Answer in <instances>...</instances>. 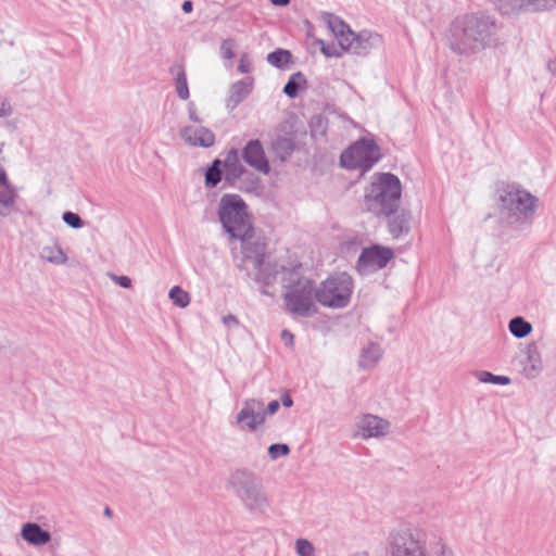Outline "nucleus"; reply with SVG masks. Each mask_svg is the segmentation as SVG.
<instances>
[{
	"instance_id": "11",
	"label": "nucleus",
	"mask_w": 556,
	"mask_h": 556,
	"mask_svg": "<svg viewBox=\"0 0 556 556\" xmlns=\"http://www.w3.org/2000/svg\"><path fill=\"white\" fill-rule=\"evenodd\" d=\"M393 251L379 244L364 248L358 256L356 269L361 275H369L384 268L393 257Z\"/></svg>"
},
{
	"instance_id": "41",
	"label": "nucleus",
	"mask_w": 556,
	"mask_h": 556,
	"mask_svg": "<svg viewBox=\"0 0 556 556\" xmlns=\"http://www.w3.org/2000/svg\"><path fill=\"white\" fill-rule=\"evenodd\" d=\"M190 303V295L180 287L176 286V306L186 307Z\"/></svg>"
},
{
	"instance_id": "19",
	"label": "nucleus",
	"mask_w": 556,
	"mask_h": 556,
	"mask_svg": "<svg viewBox=\"0 0 556 556\" xmlns=\"http://www.w3.org/2000/svg\"><path fill=\"white\" fill-rule=\"evenodd\" d=\"M254 231L242 242V252L245 260L251 261L254 267L264 263L266 243L261 238H253Z\"/></svg>"
},
{
	"instance_id": "48",
	"label": "nucleus",
	"mask_w": 556,
	"mask_h": 556,
	"mask_svg": "<svg viewBox=\"0 0 556 556\" xmlns=\"http://www.w3.org/2000/svg\"><path fill=\"white\" fill-rule=\"evenodd\" d=\"M281 404L285 407H291L293 405V400L288 393H286V394H283V396L281 399Z\"/></svg>"
},
{
	"instance_id": "44",
	"label": "nucleus",
	"mask_w": 556,
	"mask_h": 556,
	"mask_svg": "<svg viewBox=\"0 0 556 556\" xmlns=\"http://www.w3.org/2000/svg\"><path fill=\"white\" fill-rule=\"evenodd\" d=\"M279 407H280V403L278 400H274V401L269 402L266 407L263 404V412L265 413V417L267 415L276 414L278 412Z\"/></svg>"
},
{
	"instance_id": "28",
	"label": "nucleus",
	"mask_w": 556,
	"mask_h": 556,
	"mask_svg": "<svg viewBox=\"0 0 556 556\" xmlns=\"http://www.w3.org/2000/svg\"><path fill=\"white\" fill-rule=\"evenodd\" d=\"M508 329L515 338L522 339L531 333L532 325L529 321H527L523 317L516 316L510 319L508 324Z\"/></svg>"
},
{
	"instance_id": "54",
	"label": "nucleus",
	"mask_w": 556,
	"mask_h": 556,
	"mask_svg": "<svg viewBox=\"0 0 556 556\" xmlns=\"http://www.w3.org/2000/svg\"><path fill=\"white\" fill-rule=\"evenodd\" d=\"M1 348H2V346L0 345V349H1Z\"/></svg>"
},
{
	"instance_id": "30",
	"label": "nucleus",
	"mask_w": 556,
	"mask_h": 556,
	"mask_svg": "<svg viewBox=\"0 0 556 556\" xmlns=\"http://www.w3.org/2000/svg\"><path fill=\"white\" fill-rule=\"evenodd\" d=\"M307 83L304 74L302 72H296L290 76L287 84L283 87V93L293 99L296 98L302 85Z\"/></svg>"
},
{
	"instance_id": "3",
	"label": "nucleus",
	"mask_w": 556,
	"mask_h": 556,
	"mask_svg": "<svg viewBox=\"0 0 556 556\" xmlns=\"http://www.w3.org/2000/svg\"><path fill=\"white\" fill-rule=\"evenodd\" d=\"M227 490L251 514H265L270 501L262 478L251 469L238 468L227 479Z\"/></svg>"
},
{
	"instance_id": "7",
	"label": "nucleus",
	"mask_w": 556,
	"mask_h": 556,
	"mask_svg": "<svg viewBox=\"0 0 556 556\" xmlns=\"http://www.w3.org/2000/svg\"><path fill=\"white\" fill-rule=\"evenodd\" d=\"M386 556H428L425 533L412 526L392 529L384 547Z\"/></svg>"
},
{
	"instance_id": "47",
	"label": "nucleus",
	"mask_w": 556,
	"mask_h": 556,
	"mask_svg": "<svg viewBox=\"0 0 556 556\" xmlns=\"http://www.w3.org/2000/svg\"><path fill=\"white\" fill-rule=\"evenodd\" d=\"M245 58H247V54H243L240 60V63L238 65V71L242 74H248L251 71L250 64L245 63V61H244Z\"/></svg>"
},
{
	"instance_id": "10",
	"label": "nucleus",
	"mask_w": 556,
	"mask_h": 556,
	"mask_svg": "<svg viewBox=\"0 0 556 556\" xmlns=\"http://www.w3.org/2000/svg\"><path fill=\"white\" fill-rule=\"evenodd\" d=\"M225 167V182L229 187L243 191H253L258 186V178L250 173L240 162L238 150L232 148L222 161Z\"/></svg>"
},
{
	"instance_id": "24",
	"label": "nucleus",
	"mask_w": 556,
	"mask_h": 556,
	"mask_svg": "<svg viewBox=\"0 0 556 556\" xmlns=\"http://www.w3.org/2000/svg\"><path fill=\"white\" fill-rule=\"evenodd\" d=\"M526 354L527 362L523 366V374L527 378L533 379L540 375L543 368L541 355L534 343L528 345Z\"/></svg>"
},
{
	"instance_id": "38",
	"label": "nucleus",
	"mask_w": 556,
	"mask_h": 556,
	"mask_svg": "<svg viewBox=\"0 0 556 556\" xmlns=\"http://www.w3.org/2000/svg\"><path fill=\"white\" fill-rule=\"evenodd\" d=\"M63 222L71 228L79 229L84 226V220L81 217L71 211L64 212L62 215Z\"/></svg>"
},
{
	"instance_id": "26",
	"label": "nucleus",
	"mask_w": 556,
	"mask_h": 556,
	"mask_svg": "<svg viewBox=\"0 0 556 556\" xmlns=\"http://www.w3.org/2000/svg\"><path fill=\"white\" fill-rule=\"evenodd\" d=\"M39 256L41 260L53 265H65L68 261L66 253L58 243L45 245L40 250Z\"/></svg>"
},
{
	"instance_id": "43",
	"label": "nucleus",
	"mask_w": 556,
	"mask_h": 556,
	"mask_svg": "<svg viewBox=\"0 0 556 556\" xmlns=\"http://www.w3.org/2000/svg\"><path fill=\"white\" fill-rule=\"evenodd\" d=\"M223 324L228 329H233L239 326V319L233 314H228L223 317Z\"/></svg>"
},
{
	"instance_id": "33",
	"label": "nucleus",
	"mask_w": 556,
	"mask_h": 556,
	"mask_svg": "<svg viewBox=\"0 0 556 556\" xmlns=\"http://www.w3.org/2000/svg\"><path fill=\"white\" fill-rule=\"evenodd\" d=\"M476 377L480 382L493 383L500 386H507L510 383V378L507 376L494 375L490 371L481 370L476 372Z\"/></svg>"
},
{
	"instance_id": "36",
	"label": "nucleus",
	"mask_w": 556,
	"mask_h": 556,
	"mask_svg": "<svg viewBox=\"0 0 556 556\" xmlns=\"http://www.w3.org/2000/svg\"><path fill=\"white\" fill-rule=\"evenodd\" d=\"M290 454V447L286 443H273L268 447V455L273 460Z\"/></svg>"
},
{
	"instance_id": "22",
	"label": "nucleus",
	"mask_w": 556,
	"mask_h": 556,
	"mask_svg": "<svg viewBox=\"0 0 556 556\" xmlns=\"http://www.w3.org/2000/svg\"><path fill=\"white\" fill-rule=\"evenodd\" d=\"M295 150V135L288 132L285 136H277L271 142V151L280 160H288Z\"/></svg>"
},
{
	"instance_id": "37",
	"label": "nucleus",
	"mask_w": 556,
	"mask_h": 556,
	"mask_svg": "<svg viewBox=\"0 0 556 556\" xmlns=\"http://www.w3.org/2000/svg\"><path fill=\"white\" fill-rule=\"evenodd\" d=\"M295 549L299 556H316L314 545L306 539H298Z\"/></svg>"
},
{
	"instance_id": "49",
	"label": "nucleus",
	"mask_w": 556,
	"mask_h": 556,
	"mask_svg": "<svg viewBox=\"0 0 556 556\" xmlns=\"http://www.w3.org/2000/svg\"><path fill=\"white\" fill-rule=\"evenodd\" d=\"M181 9L185 13H191L193 9V3L190 0L184 1Z\"/></svg>"
},
{
	"instance_id": "4",
	"label": "nucleus",
	"mask_w": 556,
	"mask_h": 556,
	"mask_svg": "<svg viewBox=\"0 0 556 556\" xmlns=\"http://www.w3.org/2000/svg\"><path fill=\"white\" fill-rule=\"evenodd\" d=\"M217 216L223 229L232 239L244 241L254 231L249 207L239 194H223L218 202Z\"/></svg>"
},
{
	"instance_id": "34",
	"label": "nucleus",
	"mask_w": 556,
	"mask_h": 556,
	"mask_svg": "<svg viewBox=\"0 0 556 556\" xmlns=\"http://www.w3.org/2000/svg\"><path fill=\"white\" fill-rule=\"evenodd\" d=\"M176 94L182 100L189 98L187 77L182 70L176 73Z\"/></svg>"
},
{
	"instance_id": "6",
	"label": "nucleus",
	"mask_w": 556,
	"mask_h": 556,
	"mask_svg": "<svg viewBox=\"0 0 556 556\" xmlns=\"http://www.w3.org/2000/svg\"><path fill=\"white\" fill-rule=\"evenodd\" d=\"M402 193L401 181L392 173L378 174L377 180L366 189L365 207L377 216L393 213L400 205Z\"/></svg>"
},
{
	"instance_id": "15",
	"label": "nucleus",
	"mask_w": 556,
	"mask_h": 556,
	"mask_svg": "<svg viewBox=\"0 0 556 556\" xmlns=\"http://www.w3.org/2000/svg\"><path fill=\"white\" fill-rule=\"evenodd\" d=\"M556 8V0H507V4L501 5L504 14H517L520 12L539 13Z\"/></svg>"
},
{
	"instance_id": "52",
	"label": "nucleus",
	"mask_w": 556,
	"mask_h": 556,
	"mask_svg": "<svg viewBox=\"0 0 556 556\" xmlns=\"http://www.w3.org/2000/svg\"><path fill=\"white\" fill-rule=\"evenodd\" d=\"M174 295H175V292H174V287H173V288H172V289H169V291H168V298H169L170 300H174Z\"/></svg>"
},
{
	"instance_id": "53",
	"label": "nucleus",
	"mask_w": 556,
	"mask_h": 556,
	"mask_svg": "<svg viewBox=\"0 0 556 556\" xmlns=\"http://www.w3.org/2000/svg\"><path fill=\"white\" fill-rule=\"evenodd\" d=\"M105 514L110 515V509L109 508L105 509Z\"/></svg>"
},
{
	"instance_id": "12",
	"label": "nucleus",
	"mask_w": 556,
	"mask_h": 556,
	"mask_svg": "<svg viewBox=\"0 0 556 556\" xmlns=\"http://www.w3.org/2000/svg\"><path fill=\"white\" fill-rule=\"evenodd\" d=\"M265 422L263 401L258 399H247L243 406L236 415V425L241 429L255 431Z\"/></svg>"
},
{
	"instance_id": "9",
	"label": "nucleus",
	"mask_w": 556,
	"mask_h": 556,
	"mask_svg": "<svg viewBox=\"0 0 556 556\" xmlns=\"http://www.w3.org/2000/svg\"><path fill=\"white\" fill-rule=\"evenodd\" d=\"M380 149L372 139H361L348 149L340 156V164L346 169L369 170L380 160Z\"/></svg>"
},
{
	"instance_id": "39",
	"label": "nucleus",
	"mask_w": 556,
	"mask_h": 556,
	"mask_svg": "<svg viewBox=\"0 0 556 556\" xmlns=\"http://www.w3.org/2000/svg\"><path fill=\"white\" fill-rule=\"evenodd\" d=\"M235 40L231 38H227L223 40L220 45V54L226 60H231L235 58Z\"/></svg>"
},
{
	"instance_id": "32",
	"label": "nucleus",
	"mask_w": 556,
	"mask_h": 556,
	"mask_svg": "<svg viewBox=\"0 0 556 556\" xmlns=\"http://www.w3.org/2000/svg\"><path fill=\"white\" fill-rule=\"evenodd\" d=\"M254 268L256 269V282L264 286H271L275 282L277 270H275L270 265H265V263H263L261 266Z\"/></svg>"
},
{
	"instance_id": "27",
	"label": "nucleus",
	"mask_w": 556,
	"mask_h": 556,
	"mask_svg": "<svg viewBox=\"0 0 556 556\" xmlns=\"http://www.w3.org/2000/svg\"><path fill=\"white\" fill-rule=\"evenodd\" d=\"M327 24L330 30L333 33L334 37L338 39V43L341 46V39L353 36V30H351L350 26L342 21L340 17L333 14H327Z\"/></svg>"
},
{
	"instance_id": "40",
	"label": "nucleus",
	"mask_w": 556,
	"mask_h": 556,
	"mask_svg": "<svg viewBox=\"0 0 556 556\" xmlns=\"http://www.w3.org/2000/svg\"><path fill=\"white\" fill-rule=\"evenodd\" d=\"M12 113L13 108L10 100L7 97L0 94V118L9 117L12 115Z\"/></svg>"
},
{
	"instance_id": "20",
	"label": "nucleus",
	"mask_w": 556,
	"mask_h": 556,
	"mask_svg": "<svg viewBox=\"0 0 556 556\" xmlns=\"http://www.w3.org/2000/svg\"><path fill=\"white\" fill-rule=\"evenodd\" d=\"M253 84V77H245L232 84L229 88L226 108L229 111L235 110L252 92Z\"/></svg>"
},
{
	"instance_id": "17",
	"label": "nucleus",
	"mask_w": 556,
	"mask_h": 556,
	"mask_svg": "<svg viewBox=\"0 0 556 556\" xmlns=\"http://www.w3.org/2000/svg\"><path fill=\"white\" fill-rule=\"evenodd\" d=\"M17 189L10 182L8 174L0 167V217H8L16 211Z\"/></svg>"
},
{
	"instance_id": "51",
	"label": "nucleus",
	"mask_w": 556,
	"mask_h": 556,
	"mask_svg": "<svg viewBox=\"0 0 556 556\" xmlns=\"http://www.w3.org/2000/svg\"><path fill=\"white\" fill-rule=\"evenodd\" d=\"M267 287L268 286L262 285V288H261L262 294L273 296L274 294L267 289Z\"/></svg>"
},
{
	"instance_id": "5",
	"label": "nucleus",
	"mask_w": 556,
	"mask_h": 556,
	"mask_svg": "<svg viewBox=\"0 0 556 556\" xmlns=\"http://www.w3.org/2000/svg\"><path fill=\"white\" fill-rule=\"evenodd\" d=\"M286 311L294 316L308 317L316 313L314 306L316 286L298 270H287L282 278Z\"/></svg>"
},
{
	"instance_id": "2",
	"label": "nucleus",
	"mask_w": 556,
	"mask_h": 556,
	"mask_svg": "<svg viewBox=\"0 0 556 556\" xmlns=\"http://www.w3.org/2000/svg\"><path fill=\"white\" fill-rule=\"evenodd\" d=\"M500 223L516 230L530 226L534 219L539 199L519 185H506L497 191Z\"/></svg>"
},
{
	"instance_id": "29",
	"label": "nucleus",
	"mask_w": 556,
	"mask_h": 556,
	"mask_svg": "<svg viewBox=\"0 0 556 556\" xmlns=\"http://www.w3.org/2000/svg\"><path fill=\"white\" fill-rule=\"evenodd\" d=\"M267 62L277 68L283 70L292 63V54L289 50L276 49L268 53Z\"/></svg>"
},
{
	"instance_id": "35",
	"label": "nucleus",
	"mask_w": 556,
	"mask_h": 556,
	"mask_svg": "<svg viewBox=\"0 0 556 556\" xmlns=\"http://www.w3.org/2000/svg\"><path fill=\"white\" fill-rule=\"evenodd\" d=\"M319 43L321 45V53L328 58H340L342 56L343 52L346 51L345 48H342L340 45L337 46L334 43H325L323 40H319Z\"/></svg>"
},
{
	"instance_id": "21",
	"label": "nucleus",
	"mask_w": 556,
	"mask_h": 556,
	"mask_svg": "<svg viewBox=\"0 0 556 556\" xmlns=\"http://www.w3.org/2000/svg\"><path fill=\"white\" fill-rule=\"evenodd\" d=\"M182 137L190 144L203 148L212 147L215 142V135L205 127H188L182 131Z\"/></svg>"
},
{
	"instance_id": "45",
	"label": "nucleus",
	"mask_w": 556,
	"mask_h": 556,
	"mask_svg": "<svg viewBox=\"0 0 556 556\" xmlns=\"http://www.w3.org/2000/svg\"><path fill=\"white\" fill-rule=\"evenodd\" d=\"M432 556H455L453 551L445 544H441L440 548Z\"/></svg>"
},
{
	"instance_id": "13",
	"label": "nucleus",
	"mask_w": 556,
	"mask_h": 556,
	"mask_svg": "<svg viewBox=\"0 0 556 556\" xmlns=\"http://www.w3.org/2000/svg\"><path fill=\"white\" fill-rule=\"evenodd\" d=\"M382 38L377 33L363 30L358 34L353 31V36L349 39H341V47L345 48L346 51L357 55H367L371 49L377 48L381 45Z\"/></svg>"
},
{
	"instance_id": "25",
	"label": "nucleus",
	"mask_w": 556,
	"mask_h": 556,
	"mask_svg": "<svg viewBox=\"0 0 556 556\" xmlns=\"http://www.w3.org/2000/svg\"><path fill=\"white\" fill-rule=\"evenodd\" d=\"M382 357V349L378 343H370L361 353L358 366L363 369L374 368Z\"/></svg>"
},
{
	"instance_id": "16",
	"label": "nucleus",
	"mask_w": 556,
	"mask_h": 556,
	"mask_svg": "<svg viewBox=\"0 0 556 556\" xmlns=\"http://www.w3.org/2000/svg\"><path fill=\"white\" fill-rule=\"evenodd\" d=\"M356 427L363 439L381 438L389 432L390 422L381 417L366 414L356 421Z\"/></svg>"
},
{
	"instance_id": "42",
	"label": "nucleus",
	"mask_w": 556,
	"mask_h": 556,
	"mask_svg": "<svg viewBox=\"0 0 556 556\" xmlns=\"http://www.w3.org/2000/svg\"><path fill=\"white\" fill-rule=\"evenodd\" d=\"M109 278L122 288H130L131 279L128 276H117L115 274H108Z\"/></svg>"
},
{
	"instance_id": "31",
	"label": "nucleus",
	"mask_w": 556,
	"mask_h": 556,
	"mask_svg": "<svg viewBox=\"0 0 556 556\" xmlns=\"http://www.w3.org/2000/svg\"><path fill=\"white\" fill-rule=\"evenodd\" d=\"M223 177L222 170V161L219 159H215L212 164L207 167L205 172V187L214 188L216 187Z\"/></svg>"
},
{
	"instance_id": "14",
	"label": "nucleus",
	"mask_w": 556,
	"mask_h": 556,
	"mask_svg": "<svg viewBox=\"0 0 556 556\" xmlns=\"http://www.w3.org/2000/svg\"><path fill=\"white\" fill-rule=\"evenodd\" d=\"M244 162L257 172L267 175L270 172V165L266 157L264 147L258 139L250 140L242 150Z\"/></svg>"
},
{
	"instance_id": "18",
	"label": "nucleus",
	"mask_w": 556,
	"mask_h": 556,
	"mask_svg": "<svg viewBox=\"0 0 556 556\" xmlns=\"http://www.w3.org/2000/svg\"><path fill=\"white\" fill-rule=\"evenodd\" d=\"M388 218V228L394 239L407 235L410 230L412 216L406 210L399 207L390 214L384 215Z\"/></svg>"
},
{
	"instance_id": "50",
	"label": "nucleus",
	"mask_w": 556,
	"mask_h": 556,
	"mask_svg": "<svg viewBox=\"0 0 556 556\" xmlns=\"http://www.w3.org/2000/svg\"><path fill=\"white\" fill-rule=\"evenodd\" d=\"M189 116L192 121H195V122L199 121L198 117L195 116V106L192 102L189 103Z\"/></svg>"
},
{
	"instance_id": "23",
	"label": "nucleus",
	"mask_w": 556,
	"mask_h": 556,
	"mask_svg": "<svg viewBox=\"0 0 556 556\" xmlns=\"http://www.w3.org/2000/svg\"><path fill=\"white\" fill-rule=\"evenodd\" d=\"M22 538L33 545H45L51 540V534L43 530L39 525L27 522L21 531Z\"/></svg>"
},
{
	"instance_id": "46",
	"label": "nucleus",
	"mask_w": 556,
	"mask_h": 556,
	"mask_svg": "<svg viewBox=\"0 0 556 556\" xmlns=\"http://www.w3.org/2000/svg\"><path fill=\"white\" fill-rule=\"evenodd\" d=\"M281 339L287 346H293L294 336L289 330H282Z\"/></svg>"
},
{
	"instance_id": "1",
	"label": "nucleus",
	"mask_w": 556,
	"mask_h": 556,
	"mask_svg": "<svg viewBox=\"0 0 556 556\" xmlns=\"http://www.w3.org/2000/svg\"><path fill=\"white\" fill-rule=\"evenodd\" d=\"M496 20L485 13H467L455 18L446 36L448 48L458 55L470 56L498 43Z\"/></svg>"
},
{
	"instance_id": "8",
	"label": "nucleus",
	"mask_w": 556,
	"mask_h": 556,
	"mask_svg": "<svg viewBox=\"0 0 556 556\" xmlns=\"http://www.w3.org/2000/svg\"><path fill=\"white\" fill-rule=\"evenodd\" d=\"M353 289V278L348 273H338L316 287L315 300L329 308H344L351 302Z\"/></svg>"
}]
</instances>
